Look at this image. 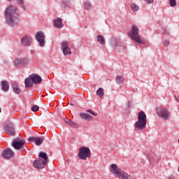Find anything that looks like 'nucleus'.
Returning <instances> with one entry per match:
<instances>
[{"instance_id":"nucleus-20","label":"nucleus","mask_w":179,"mask_h":179,"mask_svg":"<svg viewBox=\"0 0 179 179\" xmlns=\"http://www.w3.org/2000/svg\"><path fill=\"white\" fill-rule=\"evenodd\" d=\"M64 122H65V124H67V125L72 127V128H78V127H79V125L77 123H75V122H73L66 117L64 120Z\"/></svg>"},{"instance_id":"nucleus-15","label":"nucleus","mask_w":179,"mask_h":179,"mask_svg":"<svg viewBox=\"0 0 179 179\" xmlns=\"http://www.w3.org/2000/svg\"><path fill=\"white\" fill-rule=\"evenodd\" d=\"M29 64V59H17L14 62L15 66H19V65H21V66H26V65Z\"/></svg>"},{"instance_id":"nucleus-22","label":"nucleus","mask_w":179,"mask_h":179,"mask_svg":"<svg viewBox=\"0 0 179 179\" xmlns=\"http://www.w3.org/2000/svg\"><path fill=\"white\" fill-rule=\"evenodd\" d=\"M1 89L3 92H9V84L7 81H1Z\"/></svg>"},{"instance_id":"nucleus-11","label":"nucleus","mask_w":179,"mask_h":179,"mask_svg":"<svg viewBox=\"0 0 179 179\" xmlns=\"http://www.w3.org/2000/svg\"><path fill=\"white\" fill-rule=\"evenodd\" d=\"M36 38L38 43H39L40 47H44L45 45V38L43 31H38L36 34Z\"/></svg>"},{"instance_id":"nucleus-35","label":"nucleus","mask_w":179,"mask_h":179,"mask_svg":"<svg viewBox=\"0 0 179 179\" xmlns=\"http://www.w3.org/2000/svg\"><path fill=\"white\" fill-rule=\"evenodd\" d=\"M17 3L18 5H23V3H24L23 0H17Z\"/></svg>"},{"instance_id":"nucleus-9","label":"nucleus","mask_w":179,"mask_h":179,"mask_svg":"<svg viewBox=\"0 0 179 179\" xmlns=\"http://www.w3.org/2000/svg\"><path fill=\"white\" fill-rule=\"evenodd\" d=\"M4 131L8 135L10 136H15V126L10 121H8L4 124Z\"/></svg>"},{"instance_id":"nucleus-16","label":"nucleus","mask_w":179,"mask_h":179,"mask_svg":"<svg viewBox=\"0 0 179 179\" xmlns=\"http://www.w3.org/2000/svg\"><path fill=\"white\" fill-rule=\"evenodd\" d=\"M21 43L22 45H25L27 47L31 45V37L26 35L21 39Z\"/></svg>"},{"instance_id":"nucleus-23","label":"nucleus","mask_w":179,"mask_h":179,"mask_svg":"<svg viewBox=\"0 0 179 179\" xmlns=\"http://www.w3.org/2000/svg\"><path fill=\"white\" fill-rule=\"evenodd\" d=\"M12 88L13 90L14 93H16V94H20V88H19V85H17V83H13L12 85Z\"/></svg>"},{"instance_id":"nucleus-27","label":"nucleus","mask_w":179,"mask_h":179,"mask_svg":"<svg viewBox=\"0 0 179 179\" xmlns=\"http://www.w3.org/2000/svg\"><path fill=\"white\" fill-rule=\"evenodd\" d=\"M116 82L117 83H118V85H121V83H124V79L122 78V76H117Z\"/></svg>"},{"instance_id":"nucleus-28","label":"nucleus","mask_w":179,"mask_h":179,"mask_svg":"<svg viewBox=\"0 0 179 179\" xmlns=\"http://www.w3.org/2000/svg\"><path fill=\"white\" fill-rule=\"evenodd\" d=\"M91 6H92V5L90 4V1H86L84 3V8H85V9H86V10H89V9H90Z\"/></svg>"},{"instance_id":"nucleus-21","label":"nucleus","mask_w":179,"mask_h":179,"mask_svg":"<svg viewBox=\"0 0 179 179\" xmlns=\"http://www.w3.org/2000/svg\"><path fill=\"white\" fill-rule=\"evenodd\" d=\"M80 117H81V118L85 121H90L91 120H93L92 115H90L87 113H80Z\"/></svg>"},{"instance_id":"nucleus-40","label":"nucleus","mask_w":179,"mask_h":179,"mask_svg":"<svg viewBox=\"0 0 179 179\" xmlns=\"http://www.w3.org/2000/svg\"><path fill=\"white\" fill-rule=\"evenodd\" d=\"M8 1H12V0H8Z\"/></svg>"},{"instance_id":"nucleus-26","label":"nucleus","mask_w":179,"mask_h":179,"mask_svg":"<svg viewBox=\"0 0 179 179\" xmlns=\"http://www.w3.org/2000/svg\"><path fill=\"white\" fill-rule=\"evenodd\" d=\"M131 12H138L139 10V6L135 3L131 4Z\"/></svg>"},{"instance_id":"nucleus-29","label":"nucleus","mask_w":179,"mask_h":179,"mask_svg":"<svg viewBox=\"0 0 179 179\" xmlns=\"http://www.w3.org/2000/svg\"><path fill=\"white\" fill-rule=\"evenodd\" d=\"M62 6L63 8H68V6H69V1H62Z\"/></svg>"},{"instance_id":"nucleus-10","label":"nucleus","mask_w":179,"mask_h":179,"mask_svg":"<svg viewBox=\"0 0 179 179\" xmlns=\"http://www.w3.org/2000/svg\"><path fill=\"white\" fill-rule=\"evenodd\" d=\"M157 115H159V117L163 120L168 121V120H170L171 113L170 111H169L167 109L164 108H160L157 111Z\"/></svg>"},{"instance_id":"nucleus-1","label":"nucleus","mask_w":179,"mask_h":179,"mask_svg":"<svg viewBox=\"0 0 179 179\" xmlns=\"http://www.w3.org/2000/svg\"><path fill=\"white\" fill-rule=\"evenodd\" d=\"M16 12H17V8L12 5L8 6L5 11L7 24L11 27H13V26H16V24H17V22H15V13H16Z\"/></svg>"},{"instance_id":"nucleus-33","label":"nucleus","mask_w":179,"mask_h":179,"mask_svg":"<svg viewBox=\"0 0 179 179\" xmlns=\"http://www.w3.org/2000/svg\"><path fill=\"white\" fill-rule=\"evenodd\" d=\"M153 157H155V155H150L148 157V160H150V162H155V158Z\"/></svg>"},{"instance_id":"nucleus-14","label":"nucleus","mask_w":179,"mask_h":179,"mask_svg":"<svg viewBox=\"0 0 179 179\" xmlns=\"http://www.w3.org/2000/svg\"><path fill=\"white\" fill-rule=\"evenodd\" d=\"M29 142H34L36 146H41L44 142V137L31 136L28 138Z\"/></svg>"},{"instance_id":"nucleus-34","label":"nucleus","mask_w":179,"mask_h":179,"mask_svg":"<svg viewBox=\"0 0 179 179\" xmlns=\"http://www.w3.org/2000/svg\"><path fill=\"white\" fill-rule=\"evenodd\" d=\"M169 44H170V41L165 40L163 41V45H166V47H167V45H169Z\"/></svg>"},{"instance_id":"nucleus-19","label":"nucleus","mask_w":179,"mask_h":179,"mask_svg":"<svg viewBox=\"0 0 179 179\" xmlns=\"http://www.w3.org/2000/svg\"><path fill=\"white\" fill-rule=\"evenodd\" d=\"M39 157L40 159H42L43 162H45L46 164L49 163L50 159H48V155H47V153L41 152H39Z\"/></svg>"},{"instance_id":"nucleus-17","label":"nucleus","mask_w":179,"mask_h":179,"mask_svg":"<svg viewBox=\"0 0 179 179\" xmlns=\"http://www.w3.org/2000/svg\"><path fill=\"white\" fill-rule=\"evenodd\" d=\"M13 155H15V152H13L12 149L8 148L3 152L2 156L4 159H10Z\"/></svg>"},{"instance_id":"nucleus-24","label":"nucleus","mask_w":179,"mask_h":179,"mask_svg":"<svg viewBox=\"0 0 179 179\" xmlns=\"http://www.w3.org/2000/svg\"><path fill=\"white\" fill-rule=\"evenodd\" d=\"M96 96H99L100 99H104V89L100 87L96 90Z\"/></svg>"},{"instance_id":"nucleus-6","label":"nucleus","mask_w":179,"mask_h":179,"mask_svg":"<svg viewBox=\"0 0 179 179\" xmlns=\"http://www.w3.org/2000/svg\"><path fill=\"white\" fill-rule=\"evenodd\" d=\"M79 159L81 160H86V159H90L92 157V152H90V149L87 147L83 146L79 149V152L77 155Z\"/></svg>"},{"instance_id":"nucleus-5","label":"nucleus","mask_w":179,"mask_h":179,"mask_svg":"<svg viewBox=\"0 0 179 179\" xmlns=\"http://www.w3.org/2000/svg\"><path fill=\"white\" fill-rule=\"evenodd\" d=\"M128 35L132 40L138 44H146L144 40L139 35V29L136 25L131 26V30L128 32Z\"/></svg>"},{"instance_id":"nucleus-39","label":"nucleus","mask_w":179,"mask_h":179,"mask_svg":"<svg viewBox=\"0 0 179 179\" xmlns=\"http://www.w3.org/2000/svg\"><path fill=\"white\" fill-rule=\"evenodd\" d=\"M1 108H0V113H1Z\"/></svg>"},{"instance_id":"nucleus-36","label":"nucleus","mask_w":179,"mask_h":179,"mask_svg":"<svg viewBox=\"0 0 179 179\" xmlns=\"http://www.w3.org/2000/svg\"><path fill=\"white\" fill-rule=\"evenodd\" d=\"M145 2H147V3H153V0H145Z\"/></svg>"},{"instance_id":"nucleus-32","label":"nucleus","mask_w":179,"mask_h":179,"mask_svg":"<svg viewBox=\"0 0 179 179\" xmlns=\"http://www.w3.org/2000/svg\"><path fill=\"white\" fill-rule=\"evenodd\" d=\"M87 113H90V114H92V115H94V117H97V113H94V111H93V110L92 109H88L87 110Z\"/></svg>"},{"instance_id":"nucleus-13","label":"nucleus","mask_w":179,"mask_h":179,"mask_svg":"<svg viewBox=\"0 0 179 179\" xmlns=\"http://www.w3.org/2000/svg\"><path fill=\"white\" fill-rule=\"evenodd\" d=\"M34 167L35 169H37L38 170H41L43 169H45V166H47V164L43 161V159L39 158L35 161H34Z\"/></svg>"},{"instance_id":"nucleus-37","label":"nucleus","mask_w":179,"mask_h":179,"mask_svg":"<svg viewBox=\"0 0 179 179\" xmlns=\"http://www.w3.org/2000/svg\"><path fill=\"white\" fill-rule=\"evenodd\" d=\"M131 102H129V103H128V106H129V107H131Z\"/></svg>"},{"instance_id":"nucleus-25","label":"nucleus","mask_w":179,"mask_h":179,"mask_svg":"<svg viewBox=\"0 0 179 179\" xmlns=\"http://www.w3.org/2000/svg\"><path fill=\"white\" fill-rule=\"evenodd\" d=\"M96 40L98 43H101V45L106 44V38L103 36V35H98L96 36Z\"/></svg>"},{"instance_id":"nucleus-30","label":"nucleus","mask_w":179,"mask_h":179,"mask_svg":"<svg viewBox=\"0 0 179 179\" xmlns=\"http://www.w3.org/2000/svg\"><path fill=\"white\" fill-rule=\"evenodd\" d=\"M169 2L170 3V6H171L172 8H174V6H177V2L176 1V0H169Z\"/></svg>"},{"instance_id":"nucleus-18","label":"nucleus","mask_w":179,"mask_h":179,"mask_svg":"<svg viewBox=\"0 0 179 179\" xmlns=\"http://www.w3.org/2000/svg\"><path fill=\"white\" fill-rule=\"evenodd\" d=\"M54 26L57 29H62L64 27V24H62V19L57 18L54 20Z\"/></svg>"},{"instance_id":"nucleus-31","label":"nucleus","mask_w":179,"mask_h":179,"mask_svg":"<svg viewBox=\"0 0 179 179\" xmlns=\"http://www.w3.org/2000/svg\"><path fill=\"white\" fill-rule=\"evenodd\" d=\"M31 110L35 113L36 111H38L40 110V108L37 105H34L31 108Z\"/></svg>"},{"instance_id":"nucleus-7","label":"nucleus","mask_w":179,"mask_h":179,"mask_svg":"<svg viewBox=\"0 0 179 179\" xmlns=\"http://www.w3.org/2000/svg\"><path fill=\"white\" fill-rule=\"evenodd\" d=\"M26 145V141L20 137H17L13 139L12 143V146L16 150H20V149H24V145Z\"/></svg>"},{"instance_id":"nucleus-2","label":"nucleus","mask_w":179,"mask_h":179,"mask_svg":"<svg viewBox=\"0 0 179 179\" xmlns=\"http://www.w3.org/2000/svg\"><path fill=\"white\" fill-rule=\"evenodd\" d=\"M137 121L136 122L134 127L138 131H144L148 124V119L146 117V113L143 110H141L138 114Z\"/></svg>"},{"instance_id":"nucleus-12","label":"nucleus","mask_w":179,"mask_h":179,"mask_svg":"<svg viewBox=\"0 0 179 179\" xmlns=\"http://www.w3.org/2000/svg\"><path fill=\"white\" fill-rule=\"evenodd\" d=\"M61 48L63 51L64 55H71L72 52L71 51V48H69V43L67 41H63L61 45Z\"/></svg>"},{"instance_id":"nucleus-8","label":"nucleus","mask_w":179,"mask_h":179,"mask_svg":"<svg viewBox=\"0 0 179 179\" xmlns=\"http://www.w3.org/2000/svg\"><path fill=\"white\" fill-rule=\"evenodd\" d=\"M110 44L112 47L115 50H121V47H122L124 50H127V46L125 45V43H124V41L120 39H115L113 38L110 41Z\"/></svg>"},{"instance_id":"nucleus-38","label":"nucleus","mask_w":179,"mask_h":179,"mask_svg":"<svg viewBox=\"0 0 179 179\" xmlns=\"http://www.w3.org/2000/svg\"><path fill=\"white\" fill-rule=\"evenodd\" d=\"M70 104H71V106H73V103H70Z\"/></svg>"},{"instance_id":"nucleus-4","label":"nucleus","mask_w":179,"mask_h":179,"mask_svg":"<svg viewBox=\"0 0 179 179\" xmlns=\"http://www.w3.org/2000/svg\"><path fill=\"white\" fill-rule=\"evenodd\" d=\"M43 82V78L38 74L33 73L24 80V85L26 89L32 87L33 85H40Z\"/></svg>"},{"instance_id":"nucleus-3","label":"nucleus","mask_w":179,"mask_h":179,"mask_svg":"<svg viewBox=\"0 0 179 179\" xmlns=\"http://www.w3.org/2000/svg\"><path fill=\"white\" fill-rule=\"evenodd\" d=\"M110 171L114 177L117 178L121 179H131V175H129L125 171H122V169L118 168V166L115 164H113L110 166Z\"/></svg>"}]
</instances>
